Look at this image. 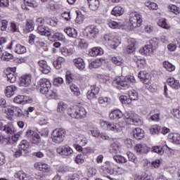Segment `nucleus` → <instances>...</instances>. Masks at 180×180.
<instances>
[{
  "label": "nucleus",
  "instance_id": "nucleus-1",
  "mask_svg": "<svg viewBox=\"0 0 180 180\" xmlns=\"http://www.w3.org/2000/svg\"><path fill=\"white\" fill-rule=\"evenodd\" d=\"M134 82H136V79L134 76H126L114 79L112 84L118 89H129L130 84H134Z\"/></svg>",
  "mask_w": 180,
  "mask_h": 180
},
{
  "label": "nucleus",
  "instance_id": "nucleus-2",
  "mask_svg": "<svg viewBox=\"0 0 180 180\" xmlns=\"http://www.w3.org/2000/svg\"><path fill=\"white\" fill-rule=\"evenodd\" d=\"M100 125L103 130L113 131L114 133H120L123 130V127H124V126L120 124L103 120L100 121Z\"/></svg>",
  "mask_w": 180,
  "mask_h": 180
},
{
  "label": "nucleus",
  "instance_id": "nucleus-3",
  "mask_svg": "<svg viewBox=\"0 0 180 180\" xmlns=\"http://www.w3.org/2000/svg\"><path fill=\"white\" fill-rule=\"evenodd\" d=\"M68 115L73 119H84L86 117V110L84 107H70Z\"/></svg>",
  "mask_w": 180,
  "mask_h": 180
},
{
  "label": "nucleus",
  "instance_id": "nucleus-4",
  "mask_svg": "<svg viewBox=\"0 0 180 180\" xmlns=\"http://www.w3.org/2000/svg\"><path fill=\"white\" fill-rule=\"evenodd\" d=\"M103 172L105 175H122L123 174V169L118 167L115 171V163L107 161L105 165L103 166Z\"/></svg>",
  "mask_w": 180,
  "mask_h": 180
},
{
  "label": "nucleus",
  "instance_id": "nucleus-5",
  "mask_svg": "<svg viewBox=\"0 0 180 180\" xmlns=\"http://www.w3.org/2000/svg\"><path fill=\"white\" fill-rule=\"evenodd\" d=\"M123 117L127 124H134V126H139V124H141V120L139 118L137 115H134L129 112H125Z\"/></svg>",
  "mask_w": 180,
  "mask_h": 180
},
{
  "label": "nucleus",
  "instance_id": "nucleus-6",
  "mask_svg": "<svg viewBox=\"0 0 180 180\" xmlns=\"http://www.w3.org/2000/svg\"><path fill=\"white\" fill-rule=\"evenodd\" d=\"M143 22L141 15L137 12H132L129 15V25L132 27H140Z\"/></svg>",
  "mask_w": 180,
  "mask_h": 180
},
{
  "label": "nucleus",
  "instance_id": "nucleus-7",
  "mask_svg": "<svg viewBox=\"0 0 180 180\" xmlns=\"http://www.w3.org/2000/svg\"><path fill=\"white\" fill-rule=\"evenodd\" d=\"M65 131L63 129H56L52 131V140L56 144H61L64 141Z\"/></svg>",
  "mask_w": 180,
  "mask_h": 180
},
{
  "label": "nucleus",
  "instance_id": "nucleus-8",
  "mask_svg": "<svg viewBox=\"0 0 180 180\" xmlns=\"http://www.w3.org/2000/svg\"><path fill=\"white\" fill-rule=\"evenodd\" d=\"M25 136L32 144H36L37 146V144H40V142L41 141L40 135L32 129H28L26 131Z\"/></svg>",
  "mask_w": 180,
  "mask_h": 180
},
{
  "label": "nucleus",
  "instance_id": "nucleus-9",
  "mask_svg": "<svg viewBox=\"0 0 180 180\" xmlns=\"http://www.w3.org/2000/svg\"><path fill=\"white\" fill-rule=\"evenodd\" d=\"M41 94H46L51 88V82L47 79H41L39 82Z\"/></svg>",
  "mask_w": 180,
  "mask_h": 180
},
{
  "label": "nucleus",
  "instance_id": "nucleus-10",
  "mask_svg": "<svg viewBox=\"0 0 180 180\" xmlns=\"http://www.w3.org/2000/svg\"><path fill=\"white\" fill-rule=\"evenodd\" d=\"M104 39L105 41H108V46H110V47L114 50H116L121 43L120 40H119L117 38L111 37L110 35H105Z\"/></svg>",
  "mask_w": 180,
  "mask_h": 180
},
{
  "label": "nucleus",
  "instance_id": "nucleus-11",
  "mask_svg": "<svg viewBox=\"0 0 180 180\" xmlns=\"http://www.w3.org/2000/svg\"><path fill=\"white\" fill-rule=\"evenodd\" d=\"M0 130L4 131L6 134H15L16 131V129H15L12 122H8L5 125L2 122H0Z\"/></svg>",
  "mask_w": 180,
  "mask_h": 180
},
{
  "label": "nucleus",
  "instance_id": "nucleus-12",
  "mask_svg": "<svg viewBox=\"0 0 180 180\" xmlns=\"http://www.w3.org/2000/svg\"><path fill=\"white\" fill-rule=\"evenodd\" d=\"M39 3L36 0H23L21 7L24 11H30V8H37Z\"/></svg>",
  "mask_w": 180,
  "mask_h": 180
},
{
  "label": "nucleus",
  "instance_id": "nucleus-13",
  "mask_svg": "<svg viewBox=\"0 0 180 180\" xmlns=\"http://www.w3.org/2000/svg\"><path fill=\"white\" fill-rule=\"evenodd\" d=\"M56 152L60 155H65V157L71 155L74 150L68 146H59L56 148Z\"/></svg>",
  "mask_w": 180,
  "mask_h": 180
},
{
  "label": "nucleus",
  "instance_id": "nucleus-14",
  "mask_svg": "<svg viewBox=\"0 0 180 180\" xmlns=\"http://www.w3.org/2000/svg\"><path fill=\"white\" fill-rule=\"evenodd\" d=\"M38 65L39 71H41L42 74H50V72H51V67L49 65V63H47V61L45 60H40L38 62Z\"/></svg>",
  "mask_w": 180,
  "mask_h": 180
},
{
  "label": "nucleus",
  "instance_id": "nucleus-15",
  "mask_svg": "<svg viewBox=\"0 0 180 180\" xmlns=\"http://www.w3.org/2000/svg\"><path fill=\"white\" fill-rule=\"evenodd\" d=\"M134 151L139 155H141L142 154H147L150 151V148L146 143H138L134 147Z\"/></svg>",
  "mask_w": 180,
  "mask_h": 180
},
{
  "label": "nucleus",
  "instance_id": "nucleus-16",
  "mask_svg": "<svg viewBox=\"0 0 180 180\" xmlns=\"http://www.w3.org/2000/svg\"><path fill=\"white\" fill-rule=\"evenodd\" d=\"M32 84V75H23L20 77V86H29Z\"/></svg>",
  "mask_w": 180,
  "mask_h": 180
},
{
  "label": "nucleus",
  "instance_id": "nucleus-17",
  "mask_svg": "<svg viewBox=\"0 0 180 180\" xmlns=\"http://www.w3.org/2000/svg\"><path fill=\"white\" fill-rule=\"evenodd\" d=\"M86 30L87 32V36L91 37V39H95L99 33V30L95 25H90L87 27Z\"/></svg>",
  "mask_w": 180,
  "mask_h": 180
},
{
  "label": "nucleus",
  "instance_id": "nucleus-18",
  "mask_svg": "<svg viewBox=\"0 0 180 180\" xmlns=\"http://www.w3.org/2000/svg\"><path fill=\"white\" fill-rule=\"evenodd\" d=\"M138 78H139L143 84H148L151 83V76L146 71H141L138 74Z\"/></svg>",
  "mask_w": 180,
  "mask_h": 180
},
{
  "label": "nucleus",
  "instance_id": "nucleus-19",
  "mask_svg": "<svg viewBox=\"0 0 180 180\" xmlns=\"http://www.w3.org/2000/svg\"><path fill=\"white\" fill-rule=\"evenodd\" d=\"M99 94V87L96 85L91 86V90H89L86 94L88 99H96V96Z\"/></svg>",
  "mask_w": 180,
  "mask_h": 180
},
{
  "label": "nucleus",
  "instance_id": "nucleus-20",
  "mask_svg": "<svg viewBox=\"0 0 180 180\" xmlns=\"http://www.w3.org/2000/svg\"><path fill=\"white\" fill-rule=\"evenodd\" d=\"M9 70L11 72H7L6 74L7 81L13 84V82H16V74H15V72H16V68H10Z\"/></svg>",
  "mask_w": 180,
  "mask_h": 180
},
{
  "label": "nucleus",
  "instance_id": "nucleus-21",
  "mask_svg": "<svg viewBox=\"0 0 180 180\" xmlns=\"http://www.w3.org/2000/svg\"><path fill=\"white\" fill-rule=\"evenodd\" d=\"M124 115H123V112L120 111V110H114L111 111V112L109 115V117L111 120H119L120 119H122Z\"/></svg>",
  "mask_w": 180,
  "mask_h": 180
},
{
  "label": "nucleus",
  "instance_id": "nucleus-22",
  "mask_svg": "<svg viewBox=\"0 0 180 180\" xmlns=\"http://www.w3.org/2000/svg\"><path fill=\"white\" fill-rule=\"evenodd\" d=\"M37 33H39V34H41V36H46V37H49V36L51 35V32H50V28L44 25L38 26Z\"/></svg>",
  "mask_w": 180,
  "mask_h": 180
},
{
  "label": "nucleus",
  "instance_id": "nucleus-23",
  "mask_svg": "<svg viewBox=\"0 0 180 180\" xmlns=\"http://www.w3.org/2000/svg\"><path fill=\"white\" fill-rule=\"evenodd\" d=\"M13 101L15 103L18 105H25V103H29V97L23 95H18L14 98Z\"/></svg>",
  "mask_w": 180,
  "mask_h": 180
},
{
  "label": "nucleus",
  "instance_id": "nucleus-24",
  "mask_svg": "<svg viewBox=\"0 0 180 180\" xmlns=\"http://www.w3.org/2000/svg\"><path fill=\"white\" fill-rule=\"evenodd\" d=\"M34 167L39 171H42V172H50V170L51 169V167H50V165L44 162L35 163Z\"/></svg>",
  "mask_w": 180,
  "mask_h": 180
},
{
  "label": "nucleus",
  "instance_id": "nucleus-25",
  "mask_svg": "<svg viewBox=\"0 0 180 180\" xmlns=\"http://www.w3.org/2000/svg\"><path fill=\"white\" fill-rule=\"evenodd\" d=\"M18 91V87L15 85H10L6 86L5 89V95L7 98H12L15 95V92Z\"/></svg>",
  "mask_w": 180,
  "mask_h": 180
},
{
  "label": "nucleus",
  "instance_id": "nucleus-26",
  "mask_svg": "<svg viewBox=\"0 0 180 180\" xmlns=\"http://www.w3.org/2000/svg\"><path fill=\"white\" fill-rule=\"evenodd\" d=\"M73 63L76 68L79 69L80 71L85 70V61L82 58H77L73 60Z\"/></svg>",
  "mask_w": 180,
  "mask_h": 180
},
{
  "label": "nucleus",
  "instance_id": "nucleus-27",
  "mask_svg": "<svg viewBox=\"0 0 180 180\" xmlns=\"http://www.w3.org/2000/svg\"><path fill=\"white\" fill-rule=\"evenodd\" d=\"M132 134L136 140H141L142 139H144V130L141 128L137 127L133 129Z\"/></svg>",
  "mask_w": 180,
  "mask_h": 180
},
{
  "label": "nucleus",
  "instance_id": "nucleus-28",
  "mask_svg": "<svg viewBox=\"0 0 180 180\" xmlns=\"http://www.w3.org/2000/svg\"><path fill=\"white\" fill-rule=\"evenodd\" d=\"M167 82L171 88L173 89H179L180 88V84H179V80L175 79L174 77H169L167 79Z\"/></svg>",
  "mask_w": 180,
  "mask_h": 180
},
{
  "label": "nucleus",
  "instance_id": "nucleus-29",
  "mask_svg": "<svg viewBox=\"0 0 180 180\" xmlns=\"http://www.w3.org/2000/svg\"><path fill=\"white\" fill-rule=\"evenodd\" d=\"M14 176L20 180H33V177H31L29 174H26L23 171L18 172L14 174Z\"/></svg>",
  "mask_w": 180,
  "mask_h": 180
},
{
  "label": "nucleus",
  "instance_id": "nucleus-30",
  "mask_svg": "<svg viewBox=\"0 0 180 180\" xmlns=\"http://www.w3.org/2000/svg\"><path fill=\"white\" fill-rule=\"evenodd\" d=\"M132 60L136 63L138 68H144L146 66V59L141 58L140 56H134Z\"/></svg>",
  "mask_w": 180,
  "mask_h": 180
},
{
  "label": "nucleus",
  "instance_id": "nucleus-31",
  "mask_svg": "<svg viewBox=\"0 0 180 180\" xmlns=\"http://www.w3.org/2000/svg\"><path fill=\"white\" fill-rule=\"evenodd\" d=\"M168 139L169 141L174 144H177L180 146V134L177 133L169 134L168 135Z\"/></svg>",
  "mask_w": 180,
  "mask_h": 180
},
{
  "label": "nucleus",
  "instance_id": "nucleus-32",
  "mask_svg": "<svg viewBox=\"0 0 180 180\" xmlns=\"http://www.w3.org/2000/svg\"><path fill=\"white\" fill-rule=\"evenodd\" d=\"M65 33L69 36V37H72L73 39H77L78 37V32L77 30L73 27H66L64 29Z\"/></svg>",
  "mask_w": 180,
  "mask_h": 180
},
{
  "label": "nucleus",
  "instance_id": "nucleus-33",
  "mask_svg": "<svg viewBox=\"0 0 180 180\" xmlns=\"http://www.w3.org/2000/svg\"><path fill=\"white\" fill-rule=\"evenodd\" d=\"M89 54L91 56V57L102 56V54H103V49H102L101 47H94L89 51Z\"/></svg>",
  "mask_w": 180,
  "mask_h": 180
},
{
  "label": "nucleus",
  "instance_id": "nucleus-34",
  "mask_svg": "<svg viewBox=\"0 0 180 180\" xmlns=\"http://www.w3.org/2000/svg\"><path fill=\"white\" fill-rule=\"evenodd\" d=\"M136 50V39L129 38L128 39V46L127 48V53H133Z\"/></svg>",
  "mask_w": 180,
  "mask_h": 180
},
{
  "label": "nucleus",
  "instance_id": "nucleus-35",
  "mask_svg": "<svg viewBox=\"0 0 180 180\" xmlns=\"http://www.w3.org/2000/svg\"><path fill=\"white\" fill-rule=\"evenodd\" d=\"M3 113H5V115H7V119L8 120H12V116H13V107L11 106H5L2 108Z\"/></svg>",
  "mask_w": 180,
  "mask_h": 180
},
{
  "label": "nucleus",
  "instance_id": "nucleus-36",
  "mask_svg": "<svg viewBox=\"0 0 180 180\" xmlns=\"http://www.w3.org/2000/svg\"><path fill=\"white\" fill-rule=\"evenodd\" d=\"M153 51L154 49L149 45H146L139 50V53L143 56H150V54H153Z\"/></svg>",
  "mask_w": 180,
  "mask_h": 180
},
{
  "label": "nucleus",
  "instance_id": "nucleus-37",
  "mask_svg": "<svg viewBox=\"0 0 180 180\" xmlns=\"http://www.w3.org/2000/svg\"><path fill=\"white\" fill-rule=\"evenodd\" d=\"M89 8L91 11H98L99 8V0H87Z\"/></svg>",
  "mask_w": 180,
  "mask_h": 180
},
{
  "label": "nucleus",
  "instance_id": "nucleus-38",
  "mask_svg": "<svg viewBox=\"0 0 180 180\" xmlns=\"http://www.w3.org/2000/svg\"><path fill=\"white\" fill-rule=\"evenodd\" d=\"M102 64H103L102 59H96L95 60L89 63V68L90 70L99 68V67H101Z\"/></svg>",
  "mask_w": 180,
  "mask_h": 180
},
{
  "label": "nucleus",
  "instance_id": "nucleus-39",
  "mask_svg": "<svg viewBox=\"0 0 180 180\" xmlns=\"http://www.w3.org/2000/svg\"><path fill=\"white\" fill-rule=\"evenodd\" d=\"M124 13V10L121 6H117L113 8L111 11V15L113 16H122Z\"/></svg>",
  "mask_w": 180,
  "mask_h": 180
},
{
  "label": "nucleus",
  "instance_id": "nucleus-40",
  "mask_svg": "<svg viewBox=\"0 0 180 180\" xmlns=\"http://www.w3.org/2000/svg\"><path fill=\"white\" fill-rule=\"evenodd\" d=\"M120 148H122V145L115 142L111 145L110 153H111V154H117V153H120Z\"/></svg>",
  "mask_w": 180,
  "mask_h": 180
},
{
  "label": "nucleus",
  "instance_id": "nucleus-41",
  "mask_svg": "<svg viewBox=\"0 0 180 180\" xmlns=\"http://www.w3.org/2000/svg\"><path fill=\"white\" fill-rule=\"evenodd\" d=\"M148 130L150 134L155 136V134H160V131H161V127L158 124H153L149 127Z\"/></svg>",
  "mask_w": 180,
  "mask_h": 180
},
{
  "label": "nucleus",
  "instance_id": "nucleus-42",
  "mask_svg": "<svg viewBox=\"0 0 180 180\" xmlns=\"http://www.w3.org/2000/svg\"><path fill=\"white\" fill-rule=\"evenodd\" d=\"M150 120L152 122H158V120H160V112H158V110H153L150 111Z\"/></svg>",
  "mask_w": 180,
  "mask_h": 180
},
{
  "label": "nucleus",
  "instance_id": "nucleus-43",
  "mask_svg": "<svg viewBox=\"0 0 180 180\" xmlns=\"http://www.w3.org/2000/svg\"><path fill=\"white\" fill-rule=\"evenodd\" d=\"M14 51L17 54H25V53H26V46L20 44H18L14 47Z\"/></svg>",
  "mask_w": 180,
  "mask_h": 180
},
{
  "label": "nucleus",
  "instance_id": "nucleus-44",
  "mask_svg": "<svg viewBox=\"0 0 180 180\" xmlns=\"http://www.w3.org/2000/svg\"><path fill=\"white\" fill-rule=\"evenodd\" d=\"M112 63L115 65H118L119 67H122L124 65V60L120 56H114L112 58Z\"/></svg>",
  "mask_w": 180,
  "mask_h": 180
},
{
  "label": "nucleus",
  "instance_id": "nucleus-45",
  "mask_svg": "<svg viewBox=\"0 0 180 180\" xmlns=\"http://www.w3.org/2000/svg\"><path fill=\"white\" fill-rule=\"evenodd\" d=\"M65 61V59L63 57L58 58L54 62L53 65L56 70H60L63 67V63Z\"/></svg>",
  "mask_w": 180,
  "mask_h": 180
},
{
  "label": "nucleus",
  "instance_id": "nucleus-46",
  "mask_svg": "<svg viewBox=\"0 0 180 180\" xmlns=\"http://www.w3.org/2000/svg\"><path fill=\"white\" fill-rule=\"evenodd\" d=\"M70 91L74 96H79L81 95V91H79V88L76 84H71Z\"/></svg>",
  "mask_w": 180,
  "mask_h": 180
},
{
  "label": "nucleus",
  "instance_id": "nucleus-47",
  "mask_svg": "<svg viewBox=\"0 0 180 180\" xmlns=\"http://www.w3.org/2000/svg\"><path fill=\"white\" fill-rule=\"evenodd\" d=\"M30 147V143L27 140H22L20 145H19V148L20 150H22V151H26Z\"/></svg>",
  "mask_w": 180,
  "mask_h": 180
},
{
  "label": "nucleus",
  "instance_id": "nucleus-48",
  "mask_svg": "<svg viewBox=\"0 0 180 180\" xmlns=\"http://www.w3.org/2000/svg\"><path fill=\"white\" fill-rule=\"evenodd\" d=\"M163 67L168 71L169 72H172V71H175V65H172L169 61H165L163 63Z\"/></svg>",
  "mask_w": 180,
  "mask_h": 180
},
{
  "label": "nucleus",
  "instance_id": "nucleus-49",
  "mask_svg": "<svg viewBox=\"0 0 180 180\" xmlns=\"http://www.w3.org/2000/svg\"><path fill=\"white\" fill-rule=\"evenodd\" d=\"M109 27H111V29H121V27H123V23L122 22H117L116 21H110L108 22Z\"/></svg>",
  "mask_w": 180,
  "mask_h": 180
},
{
  "label": "nucleus",
  "instance_id": "nucleus-50",
  "mask_svg": "<svg viewBox=\"0 0 180 180\" xmlns=\"http://www.w3.org/2000/svg\"><path fill=\"white\" fill-rule=\"evenodd\" d=\"M0 58L4 61H9V60H11L12 58V54L5 51L3 49V51H1V54L0 55Z\"/></svg>",
  "mask_w": 180,
  "mask_h": 180
},
{
  "label": "nucleus",
  "instance_id": "nucleus-51",
  "mask_svg": "<svg viewBox=\"0 0 180 180\" xmlns=\"http://www.w3.org/2000/svg\"><path fill=\"white\" fill-rule=\"evenodd\" d=\"M128 94L131 102V101H137L139 99V94H137L136 90H129Z\"/></svg>",
  "mask_w": 180,
  "mask_h": 180
},
{
  "label": "nucleus",
  "instance_id": "nucleus-52",
  "mask_svg": "<svg viewBox=\"0 0 180 180\" xmlns=\"http://www.w3.org/2000/svg\"><path fill=\"white\" fill-rule=\"evenodd\" d=\"M113 160L116 161L118 164H126L127 162V159L126 158L119 155H114Z\"/></svg>",
  "mask_w": 180,
  "mask_h": 180
},
{
  "label": "nucleus",
  "instance_id": "nucleus-53",
  "mask_svg": "<svg viewBox=\"0 0 180 180\" xmlns=\"http://www.w3.org/2000/svg\"><path fill=\"white\" fill-rule=\"evenodd\" d=\"M23 115V111L19 107H13V116L20 117Z\"/></svg>",
  "mask_w": 180,
  "mask_h": 180
},
{
  "label": "nucleus",
  "instance_id": "nucleus-54",
  "mask_svg": "<svg viewBox=\"0 0 180 180\" xmlns=\"http://www.w3.org/2000/svg\"><path fill=\"white\" fill-rule=\"evenodd\" d=\"M68 108V105H67L65 103L60 102L58 104L57 111L59 112V113H63V112H65Z\"/></svg>",
  "mask_w": 180,
  "mask_h": 180
},
{
  "label": "nucleus",
  "instance_id": "nucleus-55",
  "mask_svg": "<svg viewBox=\"0 0 180 180\" xmlns=\"http://www.w3.org/2000/svg\"><path fill=\"white\" fill-rule=\"evenodd\" d=\"M158 25L163 29H169L170 27L169 24L167 23V20L165 18H161L159 20Z\"/></svg>",
  "mask_w": 180,
  "mask_h": 180
},
{
  "label": "nucleus",
  "instance_id": "nucleus-56",
  "mask_svg": "<svg viewBox=\"0 0 180 180\" xmlns=\"http://www.w3.org/2000/svg\"><path fill=\"white\" fill-rule=\"evenodd\" d=\"M76 141L77 143H81V144H82L83 146H85V144H86V138H85L84 136V135H81V134H78L76 135Z\"/></svg>",
  "mask_w": 180,
  "mask_h": 180
},
{
  "label": "nucleus",
  "instance_id": "nucleus-57",
  "mask_svg": "<svg viewBox=\"0 0 180 180\" xmlns=\"http://www.w3.org/2000/svg\"><path fill=\"white\" fill-rule=\"evenodd\" d=\"M145 5L147 6V8L151 9L152 11H157V9H158V5L154 2L146 1L145 2Z\"/></svg>",
  "mask_w": 180,
  "mask_h": 180
},
{
  "label": "nucleus",
  "instance_id": "nucleus-58",
  "mask_svg": "<svg viewBox=\"0 0 180 180\" xmlns=\"http://www.w3.org/2000/svg\"><path fill=\"white\" fill-rule=\"evenodd\" d=\"M76 164H84L85 161V155L84 154L77 155L75 160Z\"/></svg>",
  "mask_w": 180,
  "mask_h": 180
},
{
  "label": "nucleus",
  "instance_id": "nucleus-59",
  "mask_svg": "<svg viewBox=\"0 0 180 180\" xmlns=\"http://www.w3.org/2000/svg\"><path fill=\"white\" fill-rule=\"evenodd\" d=\"M60 52L63 56H65V57H68V56H72V49H67L65 47L61 48L60 49Z\"/></svg>",
  "mask_w": 180,
  "mask_h": 180
},
{
  "label": "nucleus",
  "instance_id": "nucleus-60",
  "mask_svg": "<svg viewBox=\"0 0 180 180\" xmlns=\"http://www.w3.org/2000/svg\"><path fill=\"white\" fill-rule=\"evenodd\" d=\"M76 13L77 18L75 19V22L79 25H81V23L84 22V15H82V13H81V11H76Z\"/></svg>",
  "mask_w": 180,
  "mask_h": 180
},
{
  "label": "nucleus",
  "instance_id": "nucleus-61",
  "mask_svg": "<svg viewBox=\"0 0 180 180\" xmlns=\"http://www.w3.org/2000/svg\"><path fill=\"white\" fill-rule=\"evenodd\" d=\"M26 30L33 32L34 30V22L32 20H27L26 23Z\"/></svg>",
  "mask_w": 180,
  "mask_h": 180
},
{
  "label": "nucleus",
  "instance_id": "nucleus-62",
  "mask_svg": "<svg viewBox=\"0 0 180 180\" xmlns=\"http://www.w3.org/2000/svg\"><path fill=\"white\" fill-rule=\"evenodd\" d=\"M44 95H46L48 98H51L52 99L57 98V92L53 90H50V89L48 90L46 93L44 94Z\"/></svg>",
  "mask_w": 180,
  "mask_h": 180
},
{
  "label": "nucleus",
  "instance_id": "nucleus-63",
  "mask_svg": "<svg viewBox=\"0 0 180 180\" xmlns=\"http://www.w3.org/2000/svg\"><path fill=\"white\" fill-rule=\"evenodd\" d=\"M169 9L170 12H172V13H174V15H179V13H180L179 8L175 5H170L169 6Z\"/></svg>",
  "mask_w": 180,
  "mask_h": 180
},
{
  "label": "nucleus",
  "instance_id": "nucleus-64",
  "mask_svg": "<svg viewBox=\"0 0 180 180\" xmlns=\"http://www.w3.org/2000/svg\"><path fill=\"white\" fill-rule=\"evenodd\" d=\"M68 180H88L86 178H80L79 175L75 174L72 176H70Z\"/></svg>",
  "mask_w": 180,
  "mask_h": 180
}]
</instances>
